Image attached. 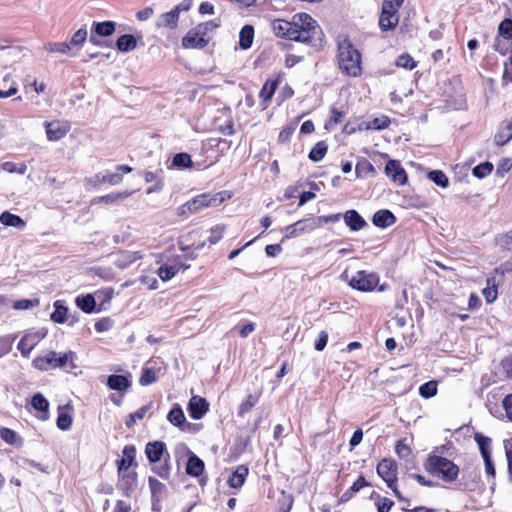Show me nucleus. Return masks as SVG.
<instances>
[{"mask_svg":"<svg viewBox=\"0 0 512 512\" xmlns=\"http://www.w3.org/2000/svg\"><path fill=\"white\" fill-rule=\"evenodd\" d=\"M272 29L278 37L307 43L312 47H319L322 42L323 32L320 26L307 13H297L291 21L276 19L272 22Z\"/></svg>","mask_w":512,"mask_h":512,"instance_id":"1","label":"nucleus"},{"mask_svg":"<svg viewBox=\"0 0 512 512\" xmlns=\"http://www.w3.org/2000/svg\"><path fill=\"white\" fill-rule=\"evenodd\" d=\"M339 68L348 76L357 77L362 72L361 54L348 40H343L338 45Z\"/></svg>","mask_w":512,"mask_h":512,"instance_id":"2","label":"nucleus"},{"mask_svg":"<svg viewBox=\"0 0 512 512\" xmlns=\"http://www.w3.org/2000/svg\"><path fill=\"white\" fill-rule=\"evenodd\" d=\"M74 358L75 353L72 351L63 354L51 351L45 356L36 357L33 360V366L41 371H47L53 368H62L66 372H72L76 368Z\"/></svg>","mask_w":512,"mask_h":512,"instance_id":"3","label":"nucleus"},{"mask_svg":"<svg viewBox=\"0 0 512 512\" xmlns=\"http://www.w3.org/2000/svg\"><path fill=\"white\" fill-rule=\"evenodd\" d=\"M425 467L427 471L446 482L455 481L459 474V468L456 464L447 458L437 455L429 456Z\"/></svg>","mask_w":512,"mask_h":512,"instance_id":"4","label":"nucleus"},{"mask_svg":"<svg viewBox=\"0 0 512 512\" xmlns=\"http://www.w3.org/2000/svg\"><path fill=\"white\" fill-rule=\"evenodd\" d=\"M229 197L226 192H217L214 194L204 193L187 201L185 207L190 214H193L207 207L219 206Z\"/></svg>","mask_w":512,"mask_h":512,"instance_id":"5","label":"nucleus"},{"mask_svg":"<svg viewBox=\"0 0 512 512\" xmlns=\"http://www.w3.org/2000/svg\"><path fill=\"white\" fill-rule=\"evenodd\" d=\"M193 0H183L171 11L161 14L155 22L157 29L174 30L178 26L179 15L181 12H187L191 9Z\"/></svg>","mask_w":512,"mask_h":512,"instance_id":"6","label":"nucleus"},{"mask_svg":"<svg viewBox=\"0 0 512 512\" xmlns=\"http://www.w3.org/2000/svg\"><path fill=\"white\" fill-rule=\"evenodd\" d=\"M378 475L387 483V486L394 492L395 496L401 499V494L396 487L397 465L392 459H383L377 465Z\"/></svg>","mask_w":512,"mask_h":512,"instance_id":"7","label":"nucleus"},{"mask_svg":"<svg viewBox=\"0 0 512 512\" xmlns=\"http://www.w3.org/2000/svg\"><path fill=\"white\" fill-rule=\"evenodd\" d=\"M379 283V276L374 272H366L360 270L356 272L350 279L349 285L356 290L368 292L372 291Z\"/></svg>","mask_w":512,"mask_h":512,"instance_id":"8","label":"nucleus"},{"mask_svg":"<svg viewBox=\"0 0 512 512\" xmlns=\"http://www.w3.org/2000/svg\"><path fill=\"white\" fill-rule=\"evenodd\" d=\"M401 6H396L390 0H384L382 6V13L379 20V25L382 30L394 28L399 22L398 9Z\"/></svg>","mask_w":512,"mask_h":512,"instance_id":"9","label":"nucleus"},{"mask_svg":"<svg viewBox=\"0 0 512 512\" xmlns=\"http://www.w3.org/2000/svg\"><path fill=\"white\" fill-rule=\"evenodd\" d=\"M46 135L49 141L62 139L70 129V125L64 121H51L45 123Z\"/></svg>","mask_w":512,"mask_h":512,"instance_id":"10","label":"nucleus"},{"mask_svg":"<svg viewBox=\"0 0 512 512\" xmlns=\"http://www.w3.org/2000/svg\"><path fill=\"white\" fill-rule=\"evenodd\" d=\"M209 411V403L200 396H192L188 403V412L191 418L195 420L202 419Z\"/></svg>","mask_w":512,"mask_h":512,"instance_id":"11","label":"nucleus"},{"mask_svg":"<svg viewBox=\"0 0 512 512\" xmlns=\"http://www.w3.org/2000/svg\"><path fill=\"white\" fill-rule=\"evenodd\" d=\"M45 337L44 333H29L24 335L18 343V349L23 357H29L31 351Z\"/></svg>","mask_w":512,"mask_h":512,"instance_id":"12","label":"nucleus"},{"mask_svg":"<svg viewBox=\"0 0 512 512\" xmlns=\"http://www.w3.org/2000/svg\"><path fill=\"white\" fill-rule=\"evenodd\" d=\"M385 173L394 182L400 185L404 184L407 180L405 170L401 166L400 162L396 160H390L387 162L385 166Z\"/></svg>","mask_w":512,"mask_h":512,"instance_id":"13","label":"nucleus"},{"mask_svg":"<svg viewBox=\"0 0 512 512\" xmlns=\"http://www.w3.org/2000/svg\"><path fill=\"white\" fill-rule=\"evenodd\" d=\"M141 257L142 255L139 252L132 251H119L112 256L113 264L120 269L128 268Z\"/></svg>","mask_w":512,"mask_h":512,"instance_id":"14","label":"nucleus"},{"mask_svg":"<svg viewBox=\"0 0 512 512\" xmlns=\"http://www.w3.org/2000/svg\"><path fill=\"white\" fill-rule=\"evenodd\" d=\"M122 453V459L118 461V475L125 476V470H127L135 460L136 449L133 445H127L123 448Z\"/></svg>","mask_w":512,"mask_h":512,"instance_id":"15","label":"nucleus"},{"mask_svg":"<svg viewBox=\"0 0 512 512\" xmlns=\"http://www.w3.org/2000/svg\"><path fill=\"white\" fill-rule=\"evenodd\" d=\"M343 219L345 224L352 231H359L367 225L366 221L359 215L356 210L346 211L343 215Z\"/></svg>","mask_w":512,"mask_h":512,"instance_id":"16","label":"nucleus"},{"mask_svg":"<svg viewBox=\"0 0 512 512\" xmlns=\"http://www.w3.org/2000/svg\"><path fill=\"white\" fill-rule=\"evenodd\" d=\"M165 451V444L160 441L149 442L145 447V454L152 463L160 461Z\"/></svg>","mask_w":512,"mask_h":512,"instance_id":"17","label":"nucleus"},{"mask_svg":"<svg viewBox=\"0 0 512 512\" xmlns=\"http://www.w3.org/2000/svg\"><path fill=\"white\" fill-rule=\"evenodd\" d=\"M187 268L188 266H184L179 262H175L172 264L166 263L159 267L158 276L161 278V280L168 281L172 279L179 272L180 269L185 270Z\"/></svg>","mask_w":512,"mask_h":512,"instance_id":"18","label":"nucleus"},{"mask_svg":"<svg viewBox=\"0 0 512 512\" xmlns=\"http://www.w3.org/2000/svg\"><path fill=\"white\" fill-rule=\"evenodd\" d=\"M395 216L389 210H379L372 218L375 226L380 228H387L395 223Z\"/></svg>","mask_w":512,"mask_h":512,"instance_id":"19","label":"nucleus"},{"mask_svg":"<svg viewBox=\"0 0 512 512\" xmlns=\"http://www.w3.org/2000/svg\"><path fill=\"white\" fill-rule=\"evenodd\" d=\"M249 470L245 465H239L228 479L230 487L238 489L243 486Z\"/></svg>","mask_w":512,"mask_h":512,"instance_id":"20","label":"nucleus"},{"mask_svg":"<svg viewBox=\"0 0 512 512\" xmlns=\"http://www.w3.org/2000/svg\"><path fill=\"white\" fill-rule=\"evenodd\" d=\"M190 453L188 462L186 465V473L193 477L200 476L204 471V462L197 457L195 454Z\"/></svg>","mask_w":512,"mask_h":512,"instance_id":"21","label":"nucleus"},{"mask_svg":"<svg viewBox=\"0 0 512 512\" xmlns=\"http://www.w3.org/2000/svg\"><path fill=\"white\" fill-rule=\"evenodd\" d=\"M167 420L174 426L185 430V415L179 404H175L167 415Z\"/></svg>","mask_w":512,"mask_h":512,"instance_id":"22","label":"nucleus"},{"mask_svg":"<svg viewBox=\"0 0 512 512\" xmlns=\"http://www.w3.org/2000/svg\"><path fill=\"white\" fill-rule=\"evenodd\" d=\"M0 223L19 230H23L26 226V222L21 217L8 211H5L0 215Z\"/></svg>","mask_w":512,"mask_h":512,"instance_id":"23","label":"nucleus"},{"mask_svg":"<svg viewBox=\"0 0 512 512\" xmlns=\"http://www.w3.org/2000/svg\"><path fill=\"white\" fill-rule=\"evenodd\" d=\"M107 385L112 390L123 391L130 386V381L124 375H110L107 379Z\"/></svg>","mask_w":512,"mask_h":512,"instance_id":"24","label":"nucleus"},{"mask_svg":"<svg viewBox=\"0 0 512 512\" xmlns=\"http://www.w3.org/2000/svg\"><path fill=\"white\" fill-rule=\"evenodd\" d=\"M115 26L116 24L113 21L95 22L93 23L91 32L102 37H107L114 33Z\"/></svg>","mask_w":512,"mask_h":512,"instance_id":"25","label":"nucleus"},{"mask_svg":"<svg viewBox=\"0 0 512 512\" xmlns=\"http://www.w3.org/2000/svg\"><path fill=\"white\" fill-rule=\"evenodd\" d=\"M512 139V121L502 126L494 137L496 145L503 146Z\"/></svg>","mask_w":512,"mask_h":512,"instance_id":"26","label":"nucleus"},{"mask_svg":"<svg viewBox=\"0 0 512 512\" xmlns=\"http://www.w3.org/2000/svg\"><path fill=\"white\" fill-rule=\"evenodd\" d=\"M206 40L200 37L196 32L190 31L182 40L185 48H202L206 45Z\"/></svg>","mask_w":512,"mask_h":512,"instance_id":"27","label":"nucleus"},{"mask_svg":"<svg viewBox=\"0 0 512 512\" xmlns=\"http://www.w3.org/2000/svg\"><path fill=\"white\" fill-rule=\"evenodd\" d=\"M254 39V29L250 25L244 26L239 34V45L242 49H248L251 47Z\"/></svg>","mask_w":512,"mask_h":512,"instance_id":"28","label":"nucleus"},{"mask_svg":"<svg viewBox=\"0 0 512 512\" xmlns=\"http://www.w3.org/2000/svg\"><path fill=\"white\" fill-rule=\"evenodd\" d=\"M136 39L131 34H125L118 38L116 47L121 52H129L135 49Z\"/></svg>","mask_w":512,"mask_h":512,"instance_id":"29","label":"nucleus"},{"mask_svg":"<svg viewBox=\"0 0 512 512\" xmlns=\"http://www.w3.org/2000/svg\"><path fill=\"white\" fill-rule=\"evenodd\" d=\"M72 415L66 407L60 408L57 417V427L60 430H69L72 425Z\"/></svg>","mask_w":512,"mask_h":512,"instance_id":"30","label":"nucleus"},{"mask_svg":"<svg viewBox=\"0 0 512 512\" xmlns=\"http://www.w3.org/2000/svg\"><path fill=\"white\" fill-rule=\"evenodd\" d=\"M32 406L35 410L42 413L43 415L40 416L41 419H46V414L49 409V402L48 400L40 393H37L32 398Z\"/></svg>","mask_w":512,"mask_h":512,"instance_id":"31","label":"nucleus"},{"mask_svg":"<svg viewBox=\"0 0 512 512\" xmlns=\"http://www.w3.org/2000/svg\"><path fill=\"white\" fill-rule=\"evenodd\" d=\"M77 306L86 313H91L95 309V297L91 294L78 296L76 298Z\"/></svg>","mask_w":512,"mask_h":512,"instance_id":"32","label":"nucleus"},{"mask_svg":"<svg viewBox=\"0 0 512 512\" xmlns=\"http://www.w3.org/2000/svg\"><path fill=\"white\" fill-rule=\"evenodd\" d=\"M277 84H278V82L276 80H274V81L268 80L265 82L262 89L260 90L259 96L264 102V108L267 107V102L270 101V99L274 95Z\"/></svg>","mask_w":512,"mask_h":512,"instance_id":"33","label":"nucleus"},{"mask_svg":"<svg viewBox=\"0 0 512 512\" xmlns=\"http://www.w3.org/2000/svg\"><path fill=\"white\" fill-rule=\"evenodd\" d=\"M259 397L260 395H248L239 406L238 416L244 417L258 403Z\"/></svg>","mask_w":512,"mask_h":512,"instance_id":"34","label":"nucleus"},{"mask_svg":"<svg viewBox=\"0 0 512 512\" xmlns=\"http://www.w3.org/2000/svg\"><path fill=\"white\" fill-rule=\"evenodd\" d=\"M297 224L299 225V231L301 234L320 228V220L317 219V217L299 220L297 221Z\"/></svg>","mask_w":512,"mask_h":512,"instance_id":"35","label":"nucleus"},{"mask_svg":"<svg viewBox=\"0 0 512 512\" xmlns=\"http://www.w3.org/2000/svg\"><path fill=\"white\" fill-rule=\"evenodd\" d=\"M67 308L61 303V301H56L54 303V311L51 314L52 321L56 323H64L66 321Z\"/></svg>","mask_w":512,"mask_h":512,"instance_id":"36","label":"nucleus"},{"mask_svg":"<svg viewBox=\"0 0 512 512\" xmlns=\"http://www.w3.org/2000/svg\"><path fill=\"white\" fill-rule=\"evenodd\" d=\"M428 178L436 185L446 188L449 185V179L441 170H433L428 173Z\"/></svg>","mask_w":512,"mask_h":512,"instance_id":"37","label":"nucleus"},{"mask_svg":"<svg viewBox=\"0 0 512 512\" xmlns=\"http://www.w3.org/2000/svg\"><path fill=\"white\" fill-rule=\"evenodd\" d=\"M327 151V146L324 142H318L310 151L309 159L314 162L321 161Z\"/></svg>","mask_w":512,"mask_h":512,"instance_id":"38","label":"nucleus"},{"mask_svg":"<svg viewBox=\"0 0 512 512\" xmlns=\"http://www.w3.org/2000/svg\"><path fill=\"white\" fill-rule=\"evenodd\" d=\"M149 488L153 498L159 499L166 491L165 485L154 477H149Z\"/></svg>","mask_w":512,"mask_h":512,"instance_id":"39","label":"nucleus"},{"mask_svg":"<svg viewBox=\"0 0 512 512\" xmlns=\"http://www.w3.org/2000/svg\"><path fill=\"white\" fill-rule=\"evenodd\" d=\"M47 52L50 53H67L70 50V44L66 42H50L43 47Z\"/></svg>","mask_w":512,"mask_h":512,"instance_id":"40","label":"nucleus"},{"mask_svg":"<svg viewBox=\"0 0 512 512\" xmlns=\"http://www.w3.org/2000/svg\"><path fill=\"white\" fill-rule=\"evenodd\" d=\"M136 477V473L134 471H128V469L125 470V476L119 475L120 480L125 483L124 489L127 495L129 494V490L134 489L136 486Z\"/></svg>","mask_w":512,"mask_h":512,"instance_id":"41","label":"nucleus"},{"mask_svg":"<svg viewBox=\"0 0 512 512\" xmlns=\"http://www.w3.org/2000/svg\"><path fill=\"white\" fill-rule=\"evenodd\" d=\"M173 165L178 168H189L192 167L193 161L189 154L178 153L173 157Z\"/></svg>","mask_w":512,"mask_h":512,"instance_id":"42","label":"nucleus"},{"mask_svg":"<svg viewBox=\"0 0 512 512\" xmlns=\"http://www.w3.org/2000/svg\"><path fill=\"white\" fill-rule=\"evenodd\" d=\"M475 441L479 446L482 457L484 458L490 456L489 447L491 444V439L481 434H475Z\"/></svg>","mask_w":512,"mask_h":512,"instance_id":"43","label":"nucleus"},{"mask_svg":"<svg viewBox=\"0 0 512 512\" xmlns=\"http://www.w3.org/2000/svg\"><path fill=\"white\" fill-rule=\"evenodd\" d=\"M498 33L502 39H512V20L509 18L504 19L499 25Z\"/></svg>","mask_w":512,"mask_h":512,"instance_id":"44","label":"nucleus"},{"mask_svg":"<svg viewBox=\"0 0 512 512\" xmlns=\"http://www.w3.org/2000/svg\"><path fill=\"white\" fill-rule=\"evenodd\" d=\"M149 409H150V406L145 405V406L140 407L134 413H131L125 421L126 425L128 427L133 426L137 420H141L144 418V416L146 415V413L148 412Z\"/></svg>","mask_w":512,"mask_h":512,"instance_id":"45","label":"nucleus"},{"mask_svg":"<svg viewBox=\"0 0 512 512\" xmlns=\"http://www.w3.org/2000/svg\"><path fill=\"white\" fill-rule=\"evenodd\" d=\"M493 170V165L490 162L481 163L473 168V175L479 179L488 176Z\"/></svg>","mask_w":512,"mask_h":512,"instance_id":"46","label":"nucleus"},{"mask_svg":"<svg viewBox=\"0 0 512 512\" xmlns=\"http://www.w3.org/2000/svg\"><path fill=\"white\" fill-rule=\"evenodd\" d=\"M419 393L423 398H430L437 394V383L429 381L419 387Z\"/></svg>","mask_w":512,"mask_h":512,"instance_id":"47","label":"nucleus"},{"mask_svg":"<svg viewBox=\"0 0 512 512\" xmlns=\"http://www.w3.org/2000/svg\"><path fill=\"white\" fill-rule=\"evenodd\" d=\"M483 295L488 303H492L497 298V287L494 279H487V287L483 289Z\"/></svg>","mask_w":512,"mask_h":512,"instance_id":"48","label":"nucleus"},{"mask_svg":"<svg viewBox=\"0 0 512 512\" xmlns=\"http://www.w3.org/2000/svg\"><path fill=\"white\" fill-rule=\"evenodd\" d=\"M2 171L8 172V173H18V174H25L27 170V166L25 164L16 165L13 162H4L1 164Z\"/></svg>","mask_w":512,"mask_h":512,"instance_id":"49","label":"nucleus"},{"mask_svg":"<svg viewBox=\"0 0 512 512\" xmlns=\"http://www.w3.org/2000/svg\"><path fill=\"white\" fill-rule=\"evenodd\" d=\"M157 380L156 371L151 368H146L143 370L139 382L143 386L150 385Z\"/></svg>","mask_w":512,"mask_h":512,"instance_id":"50","label":"nucleus"},{"mask_svg":"<svg viewBox=\"0 0 512 512\" xmlns=\"http://www.w3.org/2000/svg\"><path fill=\"white\" fill-rule=\"evenodd\" d=\"M396 66L412 70L416 66V61L409 54H402L397 58Z\"/></svg>","mask_w":512,"mask_h":512,"instance_id":"51","label":"nucleus"},{"mask_svg":"<svg viewBox=\"0 0 512 512\" xmlns=\"http://www.w3.org/2000/svg\"><path fill=\"white\" fill-rule=\"evenodd\" d=\"M390 119L387 116H380L368 123L369 129L382 130L389 126Z\"/></svg>","mask_w":512,"mask_h":512,"instance_id":"52","label":"nucleus"},{"mask_svg":"<svg viewBox=\"0 0 512 512\" xmlns=\"http://www.w3.org/2000/svg\"><path fill=\"white\" fill-rule=\"evenodd\" d=\"M14 340L15 338L11 335H5L0 337V357L10 352Z\"/></svg>","mask_w":512,"mask_h":512,"instance_id":"53","label":"nucleus"},{"mask_svg":"<svg viewBox=\"0 0 512 512\" xmlns=\"http://www.w3.org/2000/svg\"><path fill=\"white\" fill-rule=\"evenodd\" d=\"M395 452L402 459H408L412 453L411 448L404 440H399L397 442Z\"/></svg>","mask_w":512,"mask_h":512,"instance_id":"54","label":"nucleus"},{"mask_svg":"<svg viewBox=\"0 0 512 512\" xmlns=\"http://www.w3.org/2000/svg\"><path fill=\"white\" fill-rule=\"evenodd\" d=\"M496 241L501 248L512 251V231L499 235Z\"/></svg>","mask_w":512,"mask_h":512,"instance_id":"55","label":"nucleus"},{"mask_svg":"<svg viewBox=\"0 0 512 512\" xmlns=\"http://www.w3.org/2000/svg\"><path fill=\"white\" fill-rule=\"evenodd\" d=\"M224 232H225L224 225H216L215 227L211 228L210 236H209L210 243L215 244L218 241H220L223 237Z\"/></svg>","mask_w":512,"mask_h":512,"instance_id":"56","label":"nucleus"},{"mask_svg":"<svg viewBox=\"0 0 512 512\" xmlns=\"http://www.w3.org/2000/svg\"><path fill=\"white\" fill-rule=\"evenodd\" d=\"M87 39V30L85 28L78 29L72 36L70 41V46L75 45L79 46L82 45Z\"/></svg>","mask_w":512,"mask_h":512,"instance_id":"57","label":"nucleus"},{"mask_svg":"<svg viewBox=\"0 0 512 512\" xmlns=\"http://www.w3.org/2000/svg\"><path fill=\"white\" fill-rule=\"evenodd\" d=\"M0 437L8 444H15L18 438L16 432L9 428L0 429Z\"/></svg>","mask_w":512,"mask_h":512,"instance_id":"58","label":"nucleus"},{"mask_svg":"<svg viewBox=\"0 0 512 512\" xmlns=\"http://www.w3.org/2000/svg\"><path fill=\"white\" fill-rule=\"evenodd\" d=\"M378 512H389L394 505V502L386 497H379L377 502Z\"/></svg>","mask_w":512,"mask_h":512,"instance_id":"59","label":"nucleus"},{"mask_svg":"<svg viewBox=\"0 0 512 512\" xmlns=\"http://www.w3.org/2000/svg\"><path fill=\"white\" fill-rule=\"evenodd\" d=\"M38 305V301H32L29 299H22L18 300L14 303L13 307L17 310H26L33 308L34 306Z\"/></svg>","mask_w":512,"mask_h":512,"instance_id":"60","label":"nucleus"},{"mask_svg":"<svg viewBox=\"0 0 512 512\" xmlns=\"http://www.w3.org/2000/svg\"><path fill=\"white\" fill-rule=\"evenodd\" d=\"M102 181L107 182L111 185H117L122 181V174L119 172L107 173L102 177Z\"/></svg>","mask_w":512,"mask_h":512,"instance_id":"61","label":"nucleus"},{"mask_svg":"<svg viewBox=\"0 0 512 512\" xmlns=\"http://www.w3.org/2000/svg\"><path fill=\"white\" fill-rule=\"evenodd\" d=\"M130 192H123V193H117V194H109L106 196H103L100 198L101 201H104L106 203L115 202L121 199H125L128 196H130Z\"/></svg>","mask_w":512,"mask_h":512,"instance_id":"62","label":"nucleus"},{"mask_svg":"<svg viewBox=\"0 0 512 512\" xmlns=\"http://www.w3.org/2000/svg\"><path fill=\"white\" fill-rule=\"evenodd\" d=\"M327 342H328V334H327V332L321 331L319 333V337H318L317 341L315 342V349L317 351L324 350V348L327 345Z\"/></svg>","mask_w":512,"mask_h":512,"instance_id":"63","label":"nucleus"},{"mask_svg":"<svg viewBox=\"0 0 512 512\" xmlns=\"http://www.w3.org/2000/svg\"><path fill=\"white\" fill-rule=\"evenodd\" d=\"M503 407L506 411L507 417L512 421V394L507 395L503 399Z\"/></svg>","mask_w":512,"mask_h":512,"instance_id":"64","label":"nucleus"}]
</instances>
